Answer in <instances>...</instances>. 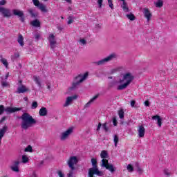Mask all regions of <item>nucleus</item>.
<instances>
[{
  "label": "nucleus",
  "instance_id": "nucleus-43",
  "mask_svg": "<svg viewBox=\"0 0 177 177\" xmlns=\"http://www.w3.org/2000/svg\"><path fill=\"white\" fill-rule=\"evenodd\" d=\"M1 85L4 88L6 87V86H9V82H8L6 81H3V82H1Z\"/></svg>",
  "mask_w": 177,
  "mask_h": 177
},
{
  "label": "nucleus",
  "instance_id": "nucleus-55",
  "mask_svg": "<svg viewBox=\"0 0 177 177\" xmlns=\"http://www.w3.org/2000/svg\"><path fill=\"white\" fill-rule=\"evenodd\" d=\"M30 177H38V176H37V174H35V172H33L31 175V176Z\"/></svg>",
  "mask_w": 177,
  "mask_h": 177
},
{
  "label": "nucleus",
  "instance_id": "nucleus-42",
  "mask_svg": "<svg viewBox=\"0 0 177 177\" xmlns=\"http://www.w3.org/2000/svg\"><path fill=\"white\" fill-rule=\"evenodd\" d=\"M102 129L105 131V132L109 131V128L107 127V123H104L102 124Z\"/></svg>",
  "mask_w": 177,
  "mask_h": 177
},
{
  "label": "nucleus",
  "instance_id": "nucleus-33",
  "mask_svg": "<svg viewBox=\"0 0 177 177\" xmlns=\"http://www.w3.org/2000/svg\"><path fill=\"white\" fill-rule=\"evenodd\" d=\"M126 16L127 19H129V20H131V21H133V20H135L136 19L135 15H133V14L132 13L127 14Z\"/></svg>",
  "mask_w": 177,
  "mask_h": 177
},
{
  "label": "nucleus",
  "instance_id": "nucleus-20",
  "mask_svg": "<svg viewBox=\"0 0 177 177\" xmlns=\"http://www.w3.org/2000/svg\"><path fill=\"white\" fill-rule=\"evenodd\" d=\"M20 110H21L20 108L7 107L4 109V111H6L7 114H11L12 113H16V111H20Z\"/></svg>",
  "mask_w": 177,
  "mask_h": 177
},
{
  "label": "nucleus",
  "instance_id": "nucleus-12",
  "mask_svg": "<svg viewBox=\"0 0 177 177\" xmlns=\"http://www.w3.org/2000/svg\"><path fill=\"white\" fill-rule=\"evenodd\" d=\"M12 13L15 16L20 17L21 21H24V13L23 12V11L17 9H14L12 10Z\"/></svg>",
  "mask_w": 177,
  "mask_h": 177
},
{
  "label": "nucleus",
  "instance_id": "nucleus-26",
  "mask_svg": "<svg viewBox=\"0 0 177 177\" xmlns=\"http://www.w3.org/2000/svg\"><path fill=\"white\" fill-rule=\"evenodd\" d=\"M33 81H35V84H37V85H38V86L41 88V80L39 79V77L33 76Z\"/></svg>",
  "mask_w": 177,
  "mask_h": 177
},
{
  "label": "nucleus",
  "instance_id": "nucleus-7",
  "mask_svg": "<svg viewBox=\"0 0 177 177\" xmlns=\"http://www.w3.org/2000/svg\"><path fill=\"white\" fill-rule=\"evenodd\" d=\"M101 167L106 168V169H108V171H109L111 174L115 171V167H114V165L112 164H109V160L107 159L102 160Z\"/></svg>",
  "mask_w": 177,
  "mask_h": 177
},
{
  "label": "nucleus",
  "instance_id": "nucleus-30",
  "mask_svg": "<svg viewBox=\"0 0 177 177\" xmlns=\"http://www.w3.org/2000/svg\"><path fill=\"white\" fill-rule=\"evenodd\" d=\"M163 5H164V2L162 1V0H158L155 3V6L156 8H162Z\"/></svg>",
  "mask_w": 177,
  "mask_h": 177
},
{
  "label": "nucleus",
  "instance_id": "nucleus-14",
  "mask_svg": "<svg viewBox=\"0 0 177 177\" xmlns=\"http://www.w3.org/2000/svg\"><path fill=\"white\" fill-rule=\"evenodd\" d=\"M33 2V5L37 6L39 9L41 10V12H46V7L41 3H39V0H32Z\"/></svg>",
  "mask_w": 177,
  "mask_h": 177
},
{
  "label": "nucleus",
  "instance_id": "nucleus-32",
  "mask_svg": "<svg viewBox=\"0 0 177 177\" xmlns=\"http://www.w3.org/2000/svg\"><path fill=\"white\" fill-rule=\"evenodd\" d=\"M75 169H71L66 174V177H74V171Z\"/></svg>",
  "mask_w": 177,
  "mask_h": 177
},
{
  "label": "nucleus",
  "instance_id": "nucleus-2",
  "mask_svg": "<svg viewBox=\"0 0 177 177\" xmlns=\"http://www.w3.org/2000/svg\"><path fill=\"white\" fill-rule=\"evenodd\" d=\"M21 120H22L21 124L22 129H28V128L32 127L34 124H37L35 119H33L32 116L28 113H24L21 116Z\"/></svg>",
  "mask_w": 177,
  "mask_h": 177
},
{
  "label": "nucleus",
  "instance_id": "nucleus-46",
  "mask_svg": "<svg viewBox=\"0 0 177 177\" xmlns=\"http://www.w3.org/2000/svg\"><path fill=\"white\" fill-rule=\"evenodd\" d=\"M3 5H6V0H1V1H0V10H1L3 8L2 7H1V6H3Z\"/></svg>",
  "mask_w": 177,
  "mask_h": 177
},
{
  "label": "nucleus",
  "instance_id": "nucleus-59",
  "mask_svg": "<svg viewBox=\"0 0 177 177\" xmlns=\"http://www.w3.org/2000/svg\"><path fill=\"white\" fill-rule=\"evenodd\" d=\"M165 175H171V174L169 172L165 171Z\"/></svg>",
  "mask_w": 177,
  "mask_h": 177
},
{
  "label": "nucleus",
  "instance_id": "nucleus-52",
  "mask_svg": "<svg viewBox=\"0 0 177 177\" xmlns=\"http://www.w3.org/2000/svg\"><path fill=\"white\" fill-rule=\"evenodd\" d=\"M136 104V102L135 100H132L131 102V107H135V104Z\"/></svg>",
  "mask_w": 177,
  "mask_h": 177
},
{
  "label": "nucleus",
  "instance_id": "nucleus-16",
  "mask_svg": "<svg viewBox=\"0 0 177 177\" xmlns=\"http://www.w3.org/2000/svg\"><path fill=\"white\" fill-rule=\"evenodd\" d=\"M0 13L3 16V17H11L12 16V11L8 8H1L0 10Z\"/></svg>",
  "mask_w": 177,
  "mask_h": 177
},
{
  "label": "nucleus",
  "instance_id": "nucleus-4",
  "mask_svg": "<svg viewBox=\"0 0 177 177\" xmlns=\"http://www.w3.org/2000/svg\"><path fill=\"white\" fill-rule=\"evenodd\" d=\"M88 75H89V73L88 72H86L83 75H79L78 76H77L75 78L73 82L72 83L71 89H75V88H77V86H78L80 84H81L82 82H84V81H85V80L88 78Z\"/></svg>",
  "mask_w": 177,
  "mask_h": 177
},
{
  "label": "nucleus",
  "instance_id": "nucleus-31",
  "mask_svg": "<svg viewBox=\"0 0 177 177\" xmlns=\"http://www.w3.org/2000/svg\"><path fill=\"white\" fill-rule=\"evenodd\" d=\"M20 57V54L19 53H15L13 55L11 56V59L12 62H15V60H17Z\"/></svg>",
  "mask_w": 177,
  "mask_h": 177
},
{
  "label": "nucleus",
  "instance_id": "nucleus-45",
  "mask_svg": "<svg viewBox=\"0 0 177 177\" xmlns=\"http://www.w3.org/2000/svg\"><path fill=\"white\" fill-rule=\"evenodd\" d=\"M40 38H41V34H39V33H36V34L35 35V39L36 41H38Z\"/></svg>",
  "mask_w": 177,
  "mask_h": 177
},
{
  "label": "nucleus",
  "instance_id": "nucleus-29",
  "mask_svg": "<svg viewBox=\"0 0 177 177\" xmlns=\"http://www.w3.org/2000/svg\"><path fill=\"white\" fill-rule=\"evenodd\" d=\"M0 62L2 63V64H3V66L6 67V68H8V67L9 66V62H8V59L1 57L0 59Z\"/></svg>",
  "mask_w": 177,
  "mask_h": 177
},
{
  "label": "nucleus",
  "instance_id": "nucleus-47",
  "mask_svg": "<svg viewBox=\"0 0 177 177\" xmlns=\"http://www.w3.org/2000/svg\"><path fill=\"white\" fill-rule=\"evenodd\" d=\"M137 172H138V174H143V169L138 166L137 167Z\"/></svg>",
  "mask_w": 177,
  "mask_h": 177
},
{
  "label": "nucleus",
  "instance_id": "nucleus-6",
  "mask_svg": "<svg viewBox=\"0 0 177 177\" xmlns=\"http://www.w3.org/2000/svg\"><path fill=\"white\" fill-rule=\"evenodd\" d=\"M114 59H117V54L113 53L105 58L96 62L95 64H97V66H104V64H106L109 62H111V60H114Z\"/></svg>",
  "mask_w": 177,
  "mask_h": 177
},
{
  "label": "nucleus",
  "instance_id": "nucleus-62",
  "mask_svg": "<svg viewBox=\"0 0 177 177\" xmlns=\"http://www.w3.org/2000/svg\"><path fill=\"white\" fill-rule=\"evenodd\" d=\"M120 1H121L122 2H123V3H124V2H125V0H120Z\"/></svg>",
  "mask_w": 177,
  "mask_h": 177
},
{
  "label": "nucleus",
  "instance_id": "nucleus-64",
  "mask_svg": "<svg viewBox=\"0 0 177 177\" xmlns=\"http://www.w3.org/2000/svg\"><path fill=\"white\" fill-rule=\"evenodd\" d=\"M19 83L21 84V81H19Z\"/></svg>",
  "mask_w": 177,
  "mask_h": 177
},
{
  "label": "nucleus",
  "instance_id": "nucleus-13",
  "mask_svg": "<svg viewBox=\"0 0 177 177\" xmlns=\"http://www.w3.org/2000/svg\"><path fill=\"white\" fill-rule=\"evenodd\" d=\"M77 97H78V96H77V95L67 97L66 102L63 105L64 107H68V106H70V104H71V103H73V101L75 100V99H77Z\"/></svg>",
  "mask_w": 177,
  "mask_h": 177
},
{
  "label": "nucleus",
  "instance_id": "nucleus-10",
  "mask_svg": "<svg viewBox=\"0 0 177 177\" xmlns=\"http://www.w3.org/2000/svg\"><path fill=\"white\" fill-rule=\"evenodd\" d=\"M142 13L144 15V17L147 19V21H150L151 20L153 14H151V12H150V10L148 8H142Z\"/></svg>",
  "mask_w": 177,
  "mask_h": 177
},
{
  "label": "nucleus",
  "instance_id": "nucleus-44",
  "mask_svg": "<svg viewBox=\"0 0 177 177\" xmlns=\"http://www.w3.org/2000/svg\"><path fill=\"white\" fill-rule=\"evenodd\" d=\"M97 3H98L99 8H102V6L103 5V0H97Z\"/></svg>",
  "mask_w": 177,
  "mask_h": 177
},
{
  "label": "nucleus",
  "instance_id": "nucleus-18",
  "mask_svg": "<svg viewBox=\"0 0 177 177\" xmlns=\"http://www.w3.org/2000/svg\"><path fill=\"white\" fill-rule=\"evenodd\" d=\"M100 96V93L95 95L90 100L84 105L85 109H88V107H91L92 103H93L98 97Z\"/></svg>",
  "mask_w": 177,
  "mask_h": 177
},
{
  "label": "nucleus",
  "instance_id": "nucleus-3",
  "mask_svg": "<svg viewBox=\"0 0 177 177\" xmlns=\"http://www.w3.org/2000/svg\"><path fill=\"white\" fill-rule=\"evenodd\" d=\"M91 164L93 167L88 169V177H93V175H97V176H102L103 172L99 171L97 168V160L95 158L91 159Z\"/></svg>",
  "mask_w": 177,
  "mask_h": 177
},
{
  "label": "nucleus",
  "instance_id": "nucleus-39",
  "mask_svg": "<svg viewBox=\"0 0 177 177\" xmlns=\"http://www.w3.org/2000/svg\"><path fill=\"white\" fill-rule=\"evenodd\" d=\"M57 175L59 177H64V172H63V171H62V170H58V171H57Z\"/></svg>",
  "mask_w": 177,
  "mask_h": 177
},
{
  "label": "nucleus",
  "instance_id": "nucleus-51",
  "mask_svg": "<svg viewBox=\"0 0 177 177\" xmlns=\"http://www.w3.org/2000/svg\"><path fill=\"white\" fill-rule=\"evenodd\" d=\"M145 106H146L147 107H149L150 106V102L149 100L145 101Z\"/></svg>",
  "mask_w": 177,
  "mask_h": 177
},
{
  "label": "nucleus",
  "instance_id": "nucleus-57",
  "mask_svg": "<svg viewBox=\"0 0 177 177\" xmlns=\"http://www.w3.org/2000/svg\"><path fill=\"white\" fill-rule=\"evenodd\" d=\"M66 2H68V3H71V0H64Z\"/></svg>",
  "mask_w": 177,
  "mask_h": 177
},
{
  "label": "nucleus",
  "instance_id": "nucleus-34",
  "mask_svg": "<svg viewBox=\"0 0 177 177\" xmlns=\"http://www.w3.org/2000/svg\"><path fill=\"white\" fill-rule=\"evenodd\" d=\"M100 157L101 158H103V160H104V158H107V151H102Z\"/></svg>",
  "mask_w": 177,
  "mask_h": 177
},
{
  "label": "nucleus",
  "instance_id": "nucleus-1",
  "mask_svg": "<svg viewBox=\"0 0 177 177\" xmlns=\"http://www.w3.org/2000/svg\"><path fill=\"white\" fill-rule=\"evenodd\" d=\"M135 76L131 72H126L121 74L115 80L109 83V86L116 88L117 91H124L129 86L131 82H133Z\"/></svg>",
  "mask_w": 177,
  "mask_h": 177
},
{
  "label": "nucleus",
  "instance_id": "nucleus-8",
  "mask_svg": "<svg viewBox=\"0 0 177 177\" xmlns=\"http://www.w3.org/2000/svg\"><path fill=\"white\" fill-rule=\"evenodd\" d=\"M68 166L70 169H75V166L78 164V158L77 156H71L67 160Z\"/></svg>",
  "mask_w": 177,
  "mask_h": 177
},
{
  "label": "nucleus",
  "instance_id": "nucleus-17",
  "mask_svg": "<svg viewBox=\"0 0 177 177\" xmlns=\"http://www.w3.org/2000/svg\"><path fill=\"white\" fill-rule=\"evenodd\" d=\"M100 96V93L95 95L90 100L84 105L85 109H88V107H91L92 103H93L98 97Z\"/></svg>",
  "mask_w": 177,
  "mask_h": 177
},
{
  "label": "nucleus",
  "instance_id": "nucleus-50",
  "mask_svg": "<svg viewBox=\"0 0 177 177\" xmlns=\"http://www.w3.org/2000/svg\"><path fill=\"white\" fill-rule=\"evenodd\" d=\"M109 8H111V9L113 10L114 9V5L113 4V1L108 3Z\"/></svg>",
  "mask_w": 177,
  "mask_h": 177
},
{
  "label": "nucleus",
  "instance_id": "nucleus-48",
  "mask_svg": "<svg viewBox=\"0 0 177 177\" xmlns=\"http://www.w3.org/2000/svg\"><path fill=\"white\" fill-rule=\"evenodd\" d=\"M5 111V108L3 105H0V115Z\"/></svg>",
  "mask_w": 177,
  "mask_h": 177
},
{
  "label": "nucleus",
  "instance_id": "nucleus-56",
  "mask_svg": "<svg viewBox=\"0 0 177 177\" xmlns=\"http://www.w3.org/2000/svg\"><path fill=\"white\" fill-rule=\"evenodd\" d=\"M5 120H6V117H3L0 121V122H3V121H5Z\"/></svg>",
  "mask_w": 177,
  "mask_h": 177
},
{
  "label": "nucleus",
  "instance_id": "nucleus-9",
  "mask_svg": "<svg viewBox=\"0 0 177 177\" xmlns=\"http://www.w3.org/2000/svg\"><path fill=\"white\" fill-rule=\"evenodd\" d=\"M48 39L50 48L52 49H55L56 48V44H57L56 37H55V35L52 33L49 34Z\"/></svg>",
  "mask_w": 177,
  "mask_h": 177
},
{
  "label": "nucleus",
  "instance_id": "nucleus-41",
  "mask_svg": "<svg viewBox=\"0 0 177 177\" xmlns=\"http://www.w3.org/2000/svg\"><path fill=\"white\" fill-rule=\"evenodd\" d=\"M79 44L80 45H86V39H80L79 40Z\"/></svg>",
  "mask_w": 177,
  "mask_h": 177
},
{
  "label": "nucleus",
  "instance_id": "nucleus-28",
  "mask_svg": "<svg viewBox=\"0 0 177 177\" xmlns=\"http://www.w3.org/2000/svg\"><path fill=\"white\" fill-rule=\"evenodd\" d=\"M28 161H30V158H28V156L27 155H23L21 158V162L23 164H27Z\"/></svg>",
  "mask_w": 177,
  "mask_h": 177
},
{
  "label": "nucleus",
  "instance_id": "nucleus-27",
  "mask_svg": "<svg viewBox=\"0 0 177 177\" xmlns=\"http://www.w3.org/2000/svg\"><path fill=\"white\" fill-rule=\"evenodd\" d=\"M31 24L33 26V27H41V22H39L38 19L32 21Z\"/></svg>",
  "mask_w": 177,
  "mask_h": 177
},
{
  "label": "nucleus",
  "instance_id": "nucleus-22",
  "mask_svg": "<svg viewBox=\"0 0 177 177\" xmlns=\"http://www.w3.org/2000/svg\"><path fill=\"white\" fill-rule=\"evenodd\" d=\"M39 114L41 117H45V115L48 114V110H46V108L45 107H41L39 110Z\"/></svg>",
  "mask_w": 177,
  "mask_h": 177
},
{
  "label": "nucleus",
  "instance_id": "nucleus-36",
  "mask_svg": "<svg viewBox=\"0 0 177 177\" xmlns=\"http://www.w3.org/2000/svg\"><path fill=\"white\" fill-rule=\"evenodd\" d=\"M113 142L115 144V147H117V145H118V136L117 135L113 136Z\"/></svg>",
  "mask_w": 177,
  "mask_h": 177
},
{
  "label": "nucleus",
  "instance_id": "nucleus-53",
  "mask_svg": "<svg viewBox=\"0 0 177 177\" xmlns=\"http://www.w3.org/2000/svg\"><path fill=\"white\" fill-rule=\"evenodd\" d=\"M100 128H102V123H99L97 127V131H100Z\"/></svg>",
  "mask_w": 177,
  "mask_h": 177
},
{
  "label": "nucleus",
  "instance_id": "nucleus-25",
  "mask_svg": "<svg viewBox=\"0 0 177 177\" xmlns=\"http://www.w3.org/2000/svg\"><path fill=\"white\" fill-rule=\"evenodd\" d=\"M122 70H124V68L122 66H118L111 70V74H114L115 73H118V71H122Z\"/></svg>",
  "mask_w": 177,
  "mask_h": 177
},
{
  "label": "nucleus",
  "instance_id": "nucleus-23",
  "mask_svg": "<svg viewBox=\"0 0 177 177\" xmlns=\"http://www.w3.org/2000/svg\"><path fill=\"white\" fill-rule=\"evenodd\" d=\"M17 42L19 44L20 46H24V37H23V35H19Z\"/></svg>",
  "mask_w": 177,
  "mask_h": 177
},
{
  "label": "nucleus",
  "instance_id": "nucleus-60",
  "mask_svg": "<svg viewBox=\"0 0 177 177\" xmlns=\"http://www.w3.org/2000/svg\"><path fill=\"white\" fill-rule=\"evenodd\" d=\"M113 2V0H108V3Z\"/></svg>",
  "mask_w": 177,
  "mask_h": 177
},
{
  "label": "nucleus",
  "instance_id": "nucleus-54",
  "mask_svg": "<svg viewBox=\"0 0 177 177\" xmlns=\"http://www.w3.org/2000/svg\"><path fill=\"white\" fill-rule=\"evenodd\" d=\"M113 123L114 127H117V120L113 119Z\"/></svg>",
  "mask_w": 177,
  "mask_h": 177
},
{
  "label": "nucleus",
  "instance_id": "nucleus-58",
  "mask_svg": "<svg viewBox=\"0 0 177 177\" xmlns=\"http://www.w3.org/2000/svg\"><path fill=\"white\" fill-rule=\"evenodd\" d=\"M8 77H9V73H7V75H6V80H8Z\"/></svg>",
  "mask_w": 177,
  "mask_h": 177
},
{
  "label": "nucleus",
  "instance_id": "nucleus-61",
  "mask_svg": "<svg viewBox=\"0 0 177 177\" xmlns=\"http://www.w3.org/2000/svg\"><path fill=\"white\" fill-rule=\"evenodd\" d=\"M40 164H44V160H41V161L40 162Z\"/></svg>",
  "mask_w": 177,
  "mask_h": 177
},
{
  "label": "nucleus",
  "instance_id": "nucleus-63",
  "mask_svg": "<svg viewBox=\"0 0 177 177\" xmlns=\"http://www.w3.org/2000/svg\"><path fill=\"white\" fill-rule=\"evenodd\" d=\"M111 78H113V77H109V80H111Z\"/></svg>",
  "mask_w": 177,
  "mask_h": 177
},
{
  "label": "nucleus",
  "instance_id": "nucleus-40",
  "mask_svg": "<svg viewBox=\"0 0 177 177\" xmlns=\"http://www.w3.org/2000/svg\"><path fill=\"white\" fill-rule=\"evenodd\" d=\"M37 107H38V102L35 101L32 103L31 109H37Z\"/></svg>",
  "mask_w": 177,
  "mask_h": 177
},
{
  "label": "nucleus",
  "instance_id": "nucleus-21",
  "mask_svg": "<svg viewBox=\"0 0 177 177\" xmlns=\"http://www.w3.org/2000/svg\"><path fill=\"white\" fill-rule=\"evenodd\" d=\"M152 120H155L156 121H157L158 126L159 127V128H161V125H162V119L161 118V117H160V115H156L152 116Z\"/></svg>",
  "mask_w": 177,
  "mask_h": 177
},
{
  "label": "nucleus",
  "instance_id": "nucleus-38",
  "mask_svg": "<svg viewBox=\"0 0 177 177\" xmlns=\"http://www.w3.org/2000/svg\"><path fill=\"white\" fill-rule=\"evenodd\" d=\"M24 151L32 153V147H31L30 145H28L26 148H25Z\"/></svg>",
  "mask_w": 177,
  "mask_h": 177
},
{
  "label": "nucleus",
  "instance_id": "nucleus-19",
  "mask_svg": "<svg viewBox=\"0 0 177 177\" xmlns=\"http://www.w3.org/2000/svg\"><path fill=\"white\" fill-rule=\"evenodd\" d=\"M28 91H30L28 88L23 84H21L17 88V93H25V92H28Z\"/></svg>",
  "mask_w": 177,
  "mask_h": 177
},
{
  "label": "nucleus",
  "instance_id": "nucleus-11",
  "mask_svg": "<svg viewBox=\"0 0 177 177\" xmlns=\"http://www.w3.org/2000/svg\"><path fill=\"white\" fill-rule=\"evenodd\" d=\"M19 165H20V161L15 160L12 162V165L10 166V168L11 170H12L13 172H20V169L19 167Z\"/></svg>",
  "mask_w": 177,
  "mask_h": 177
},
{
  "label": "nucleus",
  "instance_id": "nucleus-49",
  "mask_svg": "<svg viewBox=\"0 0 177 177\" xmlns=\"http://www.w3.org/2000/svg\"><path fill=\"white\" fill-rule=\"evenodd\" d=\"M119 117H120V118H121V119L124 118V111H120L119 112Z\"/></svg>",
  "mask_w": 177,
  "mask_h": 177
},
{
  "label": "nucleus",
  "instance_id": "nucleus-35",
  "mask_svg": "<svg viewBox=\"0 0 177 177\" xmlns=\"http://www.w3.org/2000/svg\"><path fill=\"white\" fill-rule=\"evenodd\" d=\"M73 23H74V17H73V16H69V17H68V22H67V24H68V25H70V24H73Z\"/></svg>",
  "mask_w": 177,
  "mask_h": 177
},
{
  "label": "nucleus",
  "instance_id": "nucleus-15",
  "mask_svg": "<svg viewBox=\"0 0 177 177\" xmlns=\"http://www.w3.org/2000/svg\"><path fill=\"white\" fill-rule=\"evenodd\" d=\"M145 133H146V129H145V126L139 125L138 128V138H145Z\"/></svg>",
  "mask_w": 177,
  "mask_h": 177
},
{
  "label": "nucleus",
  "instance_id": "nucleus-37",
  "mask_svg": "<svg viewBox=\"0 0 177 177\" xmlns=\"http://www.w3.org/2000/svg\"><path fill=\"white\" fill-rule=\"evenodd\" d=\"M128 172H133V166L132 165L129 164L127 167Z\"/></svg>",
  "mask_w": 177,
  "mask_h": 177
},
{
  "label": "nucleus",
  "instance_id": "nucleus-24",
  "mask_svg": "<svg viewBox=\"0 0 177 177\" xmlns=\"http://www.w3.org/2000/svg\"><path fill=\"white\" fill-rule=\"evenodd\" d=\"M121 8L126 13L129 12V8L128 7V4L127 3V2L124 1V3H122V4L121 5Z\"/></svg>",
  "mask_w": 177,
  "mask_h": 177
},
{
  "label": "nucleus",
  "instance_id": "nucleus-5",
  "mask_svg": "<svg viewBox=\"0 0 177 177\" xmlns=\"http://www.w3.org/2000/svg\"><path fill=\"white\" fill-rule=\"evenodd\" d=\"M74 132V127H71L67 129L66 131L62 132L59 135V140L61 142H66L67 139L71 136V134Z\"/></svg>",
  "mask_w": 177,
  "mask_h": 177
}]
</instances>
